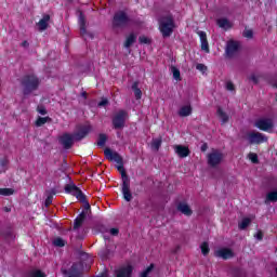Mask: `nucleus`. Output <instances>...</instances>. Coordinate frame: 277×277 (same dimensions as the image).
<instances>
[{"mask_svg": "<svg viewBox=\"0 0 277 277\" xmlns=\"http://www.w3.org/2000/svg\"><path fill=\"white\" fill-rule=\"evenodd\" d=\"M88 133H90V126H80L78 127L77 132L74 135L64 134L63 136H61V144H63L64 148H70L75 140H83V137H85Z\"/></svg>", "mask_w": 277, "mask_h": 277, "instance_id": "nucleus-1", "label": "nucleus"}, {"mask_svg": "<svg viewBox=\"0 0 277 277\" xmlns=\"http://www.w3.org/2000/svg\"><path fill=\"white\" fill-rule=\"evenodd\" d=\"M175 27L172 15H164L159 19V31L163 38H170Z\"/></svg>", "mask_w": 277, "mask_h": 277, "instance_id": "nucleus-2", "label": "nucleus"}, {"mask_svg": "<svg viewBox=\"0 0 277 277\" xmlns=\"http://www.w3.org/2000/svg\"><path fill=\"white\" fill-rule=\"evenodd\" d=\"M118 170H119V172H121L123 198L127 202H131V200H133V195L131 194L129 177L127 176L124 167H122V164H120L118 167Z\"/></svg>", "mask_w": 277, "mask_h": 277, "instance_id": "nucleus-3", "label": "nucleus"}, {"mask_svg": "<svg viewBox=\"0 0 277 277\" xmlns=\"http://www.w3.org/2000/svg\"><path fill=\"white\" fill-rule=\"evenodd\" d=\"M40 80L36 76H28L23 80L24 94H31L35 90H38Z\"/></svg>", "mask_w": 277, "mask_h": 277, "instance_id": "nucleus-4", "label": "nucleus"}, {"mask_svg": "<svg viewBox=\"0 0 277 277\" xmlns=\"http://www.w3.org/2000/svg\"><path fill=\"white\" fill-rule=\"evenodd\" d=\"M256 129L260 131H266V133H272L274 129V121L269 118H260L255 121Z\"/></svg>", "mask_w": 277, "mask_h": 277, "instance_id": "nucleus-5", "label": "nucleus"}, {"mask_svg": "<svg viewBox=\"0 0 277 277\" xmlns=\"http://www.w3.org/2000/svg\"><path fill=\"white\" fill-rule=\"evenodd\" d=\"M247 140L249 144H265L267 142L265 134L254 131L247 134Z\"/></svg>", "mask_w": 277, "mask_h": 277, "instance_id": "nucleus-6", "label": "nucleus"}, {"mask_svg": "<svg viewBox=\"0 0 277 277\" xmlns=\"http://www.w3.org/2000/svg\"><path fill=\"white\" fill-rule=\"evenodd\" d=\"M224 159V154L222 151L214 149L208 155V163L209 166L215 167L220 166Z\"/></svg>", "mask_w": 277, "mask_h": 277, "instance_id": "nucleus-7", "label": "nucleus"}, {"mask_svg": "<svg viewBox=\"0 0 277 277\" xmlns=\"http://www.w3.org/2000/svg\"><path fill=\"white\" fill-rule=\"evenodd\" d=\"M127 118H129L127 111L119 110L113 119V124L115 129H122V127H124V122H127Z\"/></svg>", "mask_w": 277, "mask_h": 277, "instance_id": "nucleus-8", "label": "nucleus"}, {"mask_svg": "<svg viewBox=\"0 0 277 277\" xmlns=\"http://www.w3.org/2000/svg\"><path fill=\"white\" fill-rule=\"evenodd\" d=\"M214 256H217V259H223L224 261H228V259H233L235 256V252L230 248H220L214 252Z\"/></svg>", "mask_w": 277, "mask_h": 277, "instance_id": "nucleus-9", "label": "nucleus"}, {"mask_svg": "<svg viewBox=\"0 0 277 277\" xmlns=\"http://www.w3.org/2000/svg\"><path fill=\"white\" fill-rule=\"evenodd\" d=\"M240 44L239 41L230 40L227 42L225 53L227 57H235L239 53Z\"/></svg>", "mask_w": 277, "mask_h": 277, "instance_id": "nucleus-10", "label": "nucleus"}, {"mask_svg": "<svg viewBox=\"0 0 277 277\" xmlns=\"http://www.w3.org/2000/svg\"><path fill=\"white\" fill-rule=\"evenodd\" d=\"M65 192L66 194H71V196H75L78 200H85L83 193L75 184H68L65 186Z\"/></svg>", "mask_w": 277, "mask_h": 277, "instance_id": "nucleus-11", "label": "nucleus"}, {"mask_svg": "<svg viewBox=\"0 0 277 277\" xmlns=\"http://www.w3.org/2000/svg\"><path fill=\"white\" fill-rule=\"evenodd\" d=\"M114 25L115 27H124L129 23V17L127 16L126 12H118L114 16Z\"/></svg>", "mask_w": 277, "mask_h": 277, "instance_id": "nucleus-12", "label": "nucleus"}, {"mask_svg": "<svg viewBox=\"0 0 277 277\" xmlns=\"http://www.w3.org/2000/svg\"><path fill=\"white\" fill-rule=\"evenodd\" d=\"M104 155L106 159H108V161H115V163H122V157H120V154L117 151L106 148L104 150Z\"/></svg>", "mask_w": 277, "mask_h": 277, "instance_id": "nucleus-13", "label": "nucleus"}, {"mask_svg": "<svg viewBox=\"0 0 277 277\" xmlns=\"http://www.w3.org/2000/svg\"><path fill=\"white\" fill-rule=\"evenodd\" d=\"M173 149L175 151V155L180 156L182 159H185V157H189V148L184 145H174Z\"/></svg>", "mask_w": 277, "mask_h": 277, "instance_id": "nucleus-14", "label": "nucleus"}, {"mask_svg": "<svg viewBox=\"0 0 277 277\" xmlns=\"http://www.w3.org/2000/svg\"><path fill=\"white\" fill-rule=\"evenodd\" d=\"M197 34L200 38L201 50L206 51V53H209V42L207 41V32L199 30Z\"/></svg>", "mask_w": 277, "mask_h": 277, "instance_id": "nucleus-15", "label": "nucleus"}, {"mask_svg": "<svg viewBox=\"0 0 277 277\" xmlns=\"http://www.w3.org/2000/svg\"><path fill=\"white\" fill-rule=\"evenodd\" d=\"M133 272V268L131 265L123 266L117 271V277H131V273Z\"/></svg>", "mask_w": 277, "mask_h": 277, "instance_id": "nucleus-16", "label": "nucleus"}, {"mask_svg": "<svg viewBox=\"0 0 277 277\" xmlns=\"http://www.w3.org/2000/svg\"><path fill=\"white\" fill-rule=\"evenodd\" d=\"M49 21H51V16L43 15V17L37 24L39 31H44L47 27H49Z\"/></svg>", "mask_w": 277, "mask_h": 277, "instance_id": "nucleus-17", "label": "nucleus"}, {"mask_svg": "<svg viewBox=\"0 0 277 277\" xmlns=\"http://www.w3.org/2000/svg\"><path fill=\"white\" fill-rule=\"evenodd\" d=\"M177 210L183 213V215H192L193 211L192 208H189V205L185 203V202H181L177 206Z\"/></svg>", "mask_w": 277, "mask_h": 277, "instance_id": "nucleus-18", "label": "nucleus"}, {"mask_svg": "<svg viewBox=\"0 0 277 277\" xmlns=\"http://www.w3.org/2000/svg\"><path fill=\"white\" fill-rule=\"evenodd\" d=\"M192 105H184L179 110V116L181 118H187V116H192Z\"/></svg>", "mask_w": 277, "mask_h": 277, "instance_id": "nucleus-19", "label": "nucleus"}, {"mask_svg": "<svg viewBox=\"0 0 277 277\" xmlns=\"http://www.w3.org/2000/svg\"><path fill=\"white\" fill-rule=\"evenodd\" d=\"M216 23L221 29H230L233 27V24L226 18H219Z\"/></svg>", "mask_w": 277, "mask_h": 277, "instance_id": "nucleus-20", "label": "nucleus"}, {"mask_svg": "<svg viewBox=\"0 0 277 277\" xmlns=\"http://www.w3.org/2000/svg\"><path fill=\"white\" fill-rule=\"evenodd\" d=\"M216 114L222 122V124H226V122H228V115L223 111V109L221 107L217 108Z\"/></svg>", "mask_w": 277, "mask_h": 277, "instance_id": "nucleus-21", "label": "nucleus"}, {"mask_svg": "<svg viewBox=\"0 0 277 277\" xmlns=\"http://www.w3.org/2000/svg\"><path fill=\"white\" fill-rule=\"evenodd\" d=\"M84 220H85V214H80L79 216H77V219L74 222V230L81 228V225L83 224Z\"/></svg>", "mask_w": 277, "mask_h": 277, "instance_id": "nucleus-22", "label": "nucleus"}, {"mask_svg": "<svg viewBox=\"0 0 277 277\" xmlns=\"http://www.w3.org/2000/svg\"><path fill=\"white\" fill-rule=\"evenodd\" d=\"M251 222H252V219L245 217L241 220V222H239L238 228H240V230H246V228L250 226Z\"/></svg>", "mask_w": 277, "mask_h": 277, "instance_id": "nucleus-23", "label": "nucleus"}, {"mask_svg": "<svg viewBox=\"0 0 277 277\" xmlns=\"http://www.w3.org/2000/svg\"><path fill=\"white\" fill-rule=\"evenodd\" d=\"M47 122H51V118H49V117H39L36 121V127H42L43 124H47Z\"/></svg>", "mask_w": 277, "mask_h": 277, "instance_id": "nucleus-24", "label": "nucleus"}, {"mask_svg": "<svg viewBox=\"0 0 277 277\" xmlns=\"http://www.w3.org/2000/svg\"><path fill=\"white\" fill-rule=\"evenodd\" d=\"M153 269H155V265L150 264L145 271L141 273V277H148L153 274Z\"/></svg>", "mask_w": 277, "mask_h": 277, "instance_id": "nucleus-25", "label": "nucleus"}, {"mask_svg": "<svg viewBox=\"0 0 277 277\" xmlns=\"http://www.w3.org/2000/svg\"><path fill=\"white\" fill-rule=\"evenodd\" d=\"M171 71L173 75V79H175V81H181V70H179V68L176 67H171Z\"/></svg>", "mask_w": 277, "mask_h": 277, "instance_id": "nucleus-26", "label": "nucleus"}, {"mask_svg": "<svg viewBox=\"0 0 277 277\" xmlns=\"http://www.w3.org/2000/svg\"><path fill=\"white\" fill-rule=\"evenodd\" d=\"M132 90L134 91V96L136 98H142V90H140V88H137V82L133 83Z\"/></svg>", "mask_w": 277, "mask_h": 277, "instance_id": "nucleus-27", "label": "nucleus"}, {"mask_svg": "<svg viewBox=\"0 0 277 277\" xmlns=\"http://www.w3.org/2000/svg\"><path fill=\"white\" fill-rule=\"evenodd\" d=\"M151 148L154 150H159V148H161V138H154L151 141Z\"/></svg>", "mask_w": 277, "mask_h": 277, "instance_id": "nucleus-28", "label": "nucleus"}, {"mask_svg": "<svg viewBox=\"0 0 277 277\" xmlns=\"http://www.w3.org/2000/svg\"><path fill=\"white\" fill-rule=\"evenodd\" d=\"M133 42H135V35L131 34L126 40V43H124L126 49H129V47H131Z\"/></svg>", "mask_w": 277, "mask_h": 277, "instance_id": "nucleus-29", "label": "nucleus"}, {"mask_svg": "<svg viewBox=\"0 0 277 277\" xmlns=\"http://www.w3.org/2000/svg\"><path fill=\"white\" fill-rule=\"evenodd\" d=\"M14 195V189L12 188H0V196H12Z\"/></svg>", "mask_w": 277, "mask_h": 277, "instance_id": "nucleus-30", "label": "nucleus"}, {"mask_svg": "<svg viewBox=\"0 0 277 277\" xmlns=\"http://www.w3.org/2000/svg\"><path fill=\"white\" fill-rule=\"evenodd\" d=\"M79 25L81 34H85V18H83V15L79 16Z\"/></svg>", "mask_w": 277, "mask_h": 277, "instance_id": "nucleus-31", "label": "nucleus"}, {"mask_svg": "<svg viewBox=\"0 0 277 277\" xmlns=\"http://www.w3.org/2000/svg\"><path fill=\"white\" fill-rule=\"evenodd\" d=\"M107 142V135L100 134L97 140V146H105V143Z\"/></svg>", "mask_w": 277, "mask_h": 277, "instance_id": "nucleus-32", "label": "nucleus"}, {"mask_svg": "<svg viewBox=\"0 0 277 277\" xmlns=\"http://www.w3.org/2000/svg\"><path fill=\"white\" fill-rule=\"evenodd\" d=\"M54 246H56L57 248H64V246H66V242L64 241V239L62 238H55L53 241Z\"/></svg>", "mask_w": 277, "mask_h": 277, "instance_id": "nucleus-33", "label": "nucleus"}, {"mask_svg": "<svg viewBox=\"0 0 277 277\" xmlns=\"http://www.w3.org/2000/svg\"><path fill=\"white\" fill-rule=\"evenodd\" d=\"M201 252L205 256H207V254H209V242H203L200 246Z\"/></svg>", "mask_w": 277, "mask_h": 277, "instance_id": "nucleus-34", "label": "nucleus"}, {"mask_svg": "<svg viewBox=\"0 0 277 277\" xmlns=\"http://www.w3.org/2000/svg\"><path fill=\"white\" fill-rule=\"evenodd\" d=\"M8 159H2L0 161V172H5L8 170Z\"/></svg>", "mask_w": 277, "mask_h": 277, "instance_id": "nucleus-35", "label": "nucleus"}, {"mask_svg": "<svg viewBox=\"0 0 277 277\" xmlns=\"http://www.w3.org/2000/svg\"><path fill=\"white\" fill-rule=\"evenodd\" d=\"M138 40H140L141 44H149L150 43V39L146 36L140 37Z\"/></svg>", "mask_w": 277, "mask_h": 277, "instance_id": "nucleus-36", "label": "nucleus"}, {"mask_svg": "<svg viewBox=\"0 0 277 277\" xmlns=\"http://www.w3.org/2000/svg\"><path fill=\"white\" fill-rule=\"evenodd\" d=\"M225 88L228 90V92H235V84H233L230 81L226 82Z\"/></svg>", "mask_w": 277, "mask_h": 277, "instance_id": "nucleus-37", "label": "nucleus"}, {"mask_svg": "<svg viewBox=\"0 0 277 277\" xmlns=\"http://www.w3.org/2000/svg\"><path fill=\"white\" fill-rule=\"evenodd\" d=\"M196 68L200 72H207V65H205V64H197Z\"/></svg>", "mask_w": 277, "mask_h": 277, "instance_id": "nucleus-38", "label": "nucleus"}, {"mask_svg": "<svg viewBox=\"0 0 277 277\" xmlns=\"http://www.w3.org/2000/svg\"><path fill=\"white\" fill-rule=\"evenodd\" d=\"M249 159L252 163H256L259 161V156H256V154H249Z\"/></svg>", "mask_w": 277, "mask_h": 277, "instance_id": "nucleus-39", "label": "nucleus"}, {"mask_svg": "<svg viewBox=\"0 0 277 277\" xmlns=\"http://www.w3.org/2000/svg\"><path fill=\"white\" fill-rule=\"evenodd\" d=\"M243 36H245V38H252V36H254V32H252V30L251 29H246L245 31H243Z\"/></svg>", "mask_w": 277, "mask_h": 277, "instance_id": "nucleus-40", "label": "nucleus"}, {"mask_svg": "<svg viewBox=\"0 0 277 277\" xmlns=\"http://www.w3.org/2000/svg\"><path fill=\"white\" fill-rule=\"evenodd\" d=\"M255 239H258L259 241H261L263 239V232H258L255 235H254Z\"/></svg>", "mask_w": 277, "mask_h": 277, "instance_id": "nucleus-41", "label": "nucleus"}, {"mask_svg": "<svg viewBox=\"0 0 277 277\" xmlns=\"http://www.w3.org/2000/svg\"><path fill=\"white\" fill-rule=\"evenodd\" d=\"M250 81H253V83H258L259 81V78L256 77V75L252 74L250 77H249Z\"/></svg>", "mask_w": 277, "mask_h": 277, "instance_id": "nucleus-42", "label": "nucleus"}, {"mask_svg": "<svg viewBox=\"0 0 277 277\" xmlns=\"http://www.w3.org/2000/svg\"><path fill=\"white\" fill-rule=\"evenodd\" d=\"M38 113L41 114V116H45V114H47V108H44V107H38Z\"/></svg>", "mask_w": 277, "mask_h": 277, "instance_id": "nucleus-43", "label": "nucleus"}, {"mask_svg": "<svg viewBox=\"0 0 277 277\" xmlns=\"http://www.w3.org/2000/svg\"><path fill=\"white\" fill-rule=\"evenodd\" d=\"M107 103H109V102L107 101V98H103V100L98 103V106H100V107H105V105H107Z\"/></svg>", "mask_w": 277, "mask_h": 277, "instance_id": "nucleus-44", "label": "nucleus"}, {"mask_svg": "<svg viewBox=\"0 0 277 277\" xmlns=\"http://www.w3.org/2000/svg\"><path fill=\"white\" fill-rule=\"evenodd\" d=\"M109 233H110V235L116 236V235H118L119 230H118V228H110Z\"/></svg>", "mask_w": 277, "mask_h": 277, "instance_id": "nucleus-45", "label": "nucleus"}, {"mask_svg": "<svg viewBox=\"0 0 277 277\" xmlns=\"http://www.w3.org/2000/svg\"><path fill=\"white\" fill-rule=\"evenodd\" d=\"M97 277H109V276L107 275V273H102V274L98 275Z\"/></svg>", "mask_w": 277, "mask_h": 277, "instance_id": "nucleus-46", "label": "nucleus"}, {"mask_svg": "<svg viewBox=\"0 0 277 277\" xmlns=\"http://www.w3.org/2000/svg\"><path fill=\"white\" fill-rule=\"evenodd\" d=\"M22 47H29V43H28L27 41H24V42L22 43Z\"/></svg>", "mask_w": 277, "mask_h": 277, "instance_id": "nucleus-47", "label": "nucleus"}, {"mask_svg": "<svg viewBox=\"0 0 277 277\" xmlns=\"http://www.w3.org/2000/svg\"><path fill=\"white\" fill-rule=\"evenodd\" d=\"M100 256H103V259H105V254H103V251L100 252Z\"/></svg>", "mask_w": 277, "mask_h": 277, "instance_id": "nucleus-48", "label": "nucleus"}, {"mask_svg": "<svg viewBox=\"0 0 277 277\" xmlns=\"http://www.w3.org/2000/svg\"><path fill=\"white\" fill-rule=\"evenodd\" d=\"M82 96L85 98V93H82Z\"/></svg>", "mask_w": 277, "mask_h": 277, "instance_id": "nucleus-49", "label": "nucleus"}, {"mask_svg": "<svg viewBox=\"0 0 277 277\" xmlns=\"http://www.w3.org/2000/svg\"><path fill=\"white\" fill-rule=\"evenodd\" d=\"M104 239H107V236H104Z\"/></svg>", "mask_w": 277, "mask_h": 277, "instance_id": "nucleus-50", "label": "nucleus"}]
</instances>
